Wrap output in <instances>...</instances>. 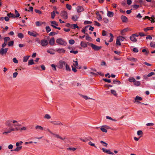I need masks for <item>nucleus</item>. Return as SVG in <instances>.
Returning <instances> with one entry per match:
<instances>
[{"instance_id":"f257e3e1","label":"nucleus","mask_w":155,"mask_h":155,"mask_svg":"<svg viewBox=\"0 0 155 155\" xmlns=\"http://www.w3.org/2000/svg\"><path fill=\"white\" fill-rule=\"evenodd\" d=\"M88 45L90 46L93 49L94 51H99L102 48L101 46H98L92 43H87Z\"/></svg>"},{"instance_id":"f03ea898","label":"nucleus","mask_w":155,"mask_h":155,"mask_svg":"<svg viewBox=\"0 0 155 155\" xmlns=\"http://www.w3.org/2000/svg\"><path fill=\"white\" fill-rule=\"evenodd\" d=\"M56 42L58 44L63 46H65L67 43L63 39L59 38L56 40Z\"/></svg>"},{"instance_id":"7ed1b4c3","label":"nucleus","mask_w":155,"mask_h":155,"mask_svg":"<svg viewBox=\"0 0 155 155\" xmlns=\"http://www.w3.org/2000/svg\"><path fill=\"white\" fill-rule=\"evenodd\" d=\"M28 34L30 36L36 37L39 35L38 34L34 31H28Z\"/></svg>"},{"instance_id":"20e7f679","label":"nucleus","mask_w":155,"mask_h":155,"mask_svg":"<svg viewBox=\"0 0 155 155\" xmlns=\"http://www.w3.org/2000/svg\"><path fill=\"white\" fill-rule=\"evenodd\" d=\"M61 16L64 19H67L68 18V14L65 11H63L61 12Z\"/></svg>"},{"instance_id":"39448f33","label":"nucleus","mask_w":155,"mask_h":155,"mask_svg":"<svg viewBox=\"0 0 155 155\" xmlns=\"http://www.w3.org/2000/svg\"><path fill=\"white\" fill-rule=\"evenodd\" d=\"M51 123L55 125H62L63 124L60 121L55 120L51 122Z\"/></svg>"},{"instance_id":"423d86ee","label":"nucleus","mask_w":155,"mask_h":155,"mask_svg":"<svg viewBox=\"0 0 155 155\" xmlns=\"http://www.w3.org/2000/svg\"><path fill=\"white\" fill-rule=\"evenodd\" d=\"M8 50V48H6L5 49L2 48L0 50V54L2 55L5 54Z\"/></svg>"},{"instance_id":"0eeeda50","label":"nucleus","mask_w":155,"mask_h":155,"mask_svg":"<svg viewBox=\"0 0 155 155\" xmlns=\"http://www.w3.org/2000/svg\"><path fill=\"white\" fill-rule=\"evenodd\" d=\"M48 44V42L46 40L42 39L41 41V44L43 46H46Z\"/></svg>"},{"instance_id":"6e6552de","label":"nucleus","mask_w":155,"mask_h":155,"mask_svg":"<svg viewBox=\"0 0 155 155\" xmlns=\"http://www.w3.org/2000/svg\"><path fill=\"white\" fill-rule=\"evenodd\" d=\"M66 64L65 62L64 61L62 60L60 61L59 63V68H62L64 65H65Z\"/></svg>"},{"instance_id":"1a4fd4ad","label":"nucleus","mask_w":155,"mask_h":155,"mask_svg":"<svg viewBox=\"0 0 155 155\" xmlns=\"http://www.w3.org/2000/svg\"><path fill=\"white\" fill-rule=\"evenodd\" d=\"M52 135H53V136H54V137H56L57 138H59L62 140H64L65 139V137H61L60 135H59L58 134H54L53 133L52 134Z\"/></svg>"},{"instance_id":"9d476101","label":"nucleus","mask_w":155,"mask_h":155,"mask_svg":"<svg viewBox=\"0 0 155 155\" xmlns=\"http://www.w3.org/2000/svg\"><path fill=\"white\" fill-rule=\"evenodd\" d=\"M101 150L103 152L106 153L111 155H113L114 154L113 153L110 151V150H107L104 148H102Z\"/></svg>"},{"instance_id":"9b49d317","label":"nucleus","mask_w":155,"mask_h":155,"mask_svg":"<svg viewBox=\"0 0 155 155\" xmlns=\"http://www.w3.org/2000/svg\"><path fill=\"white\" fill-rule=\"evenodd\" d=\"M134 34H133L130 37V40L133 42H135L137 41V39L134 36Z\"/></svg>"},{"instance_id":"f8f14e48","label":"nucleus","mask_w":155,"mask_h":155,"mask_svg":"<svg viewBox=\"0 0 155 155\" xmlns=\"http://www.w3.org/2000/svg\"><path fill=\"white\" fill-rule=\"evenodd\" d=\"M76 10L77 12L79 13L83 11L84 9L82 6H79L77 7Z\"/></svg>"},{"instance_id":"ddd939ff","label":"nucleus","mask_w":155,"mask_h":155,"mask_svg":"<svg viewBox=\"0 0 155 155\" xmlns=\"http://www.w3.org/2000/svg\"><path fill=\"white\" fill-rule=\"evenodd\" d=\"M22 148V146H20L19 147H17L14 150H11V151L18 152L21 150Z\"/></svg>"},{"instance_id":"4468645a","label":"nucleus","mask_w":155,"mask_h":155,"mask_svg":"<svg viewBox=\"0 0 155 155\" xmlns=\"http://www.w3.org/2000/svg\"><path fill=\"white\" fill-rule=\"evenodd\" d=\"M88 42H86L84 41H81L80 43V45L81 47H82L83 48H86L87 47V44L88 45V44L87 43Z\"/></svg>"},{"instance_id":"2eb2a0df","label":"nucleus","mask_w":155,"mask_h":155,"mask_svg":"<svg viewBox=\"0 0 155 155\" xmlns=\"http://www.w3.org/2000/svg\"><path fill=\"white\" fill-rule=\"evenodd\" d=\"M12 122L14 124L13 126L15 127H17V126H20V125L18 123V122L15 120H12Z\"/></svg>"},{"instance_id":"dca6fc26","label":"nucleus","mask_w":155,"mask_h":155,"mask_svg":"<svg viewBox=\"0 0 155 155\" xmlns=\"http://www.w3.org/2000/svg\"><path fill=\"white\" fill-rule=\"evenodd\" d=\"M56 51L59 53H64L65 52V50L63 48H57Z\"/></svg>"},{"instance_id":"f3484780","label":"nucleus","mask_w":155,"mask_h":155,"mask_svg":"<svg viewBox=\"0 0 155 155\" xmlns=\"http://www.w3.org/2000/svg\"><path fill=\"white\" fill-rule=\"evenodd\" d=\"M142 100V98L141 97H140L138 96H136L135 98V101L134 102H137L138 103H140V102L138 101V100Z\"/></svg>"},{"instance_id":"a211bd4d","label":"nucleus","mask_w":155,"mask_h":155,"mask_svg":"<svg viewBox=\"0 0 155 155\" xmlns=\"http://www.w3.org/2000/svg\"><path fill=\"white\" fill-rule=\"evenodd\" d=\"M49 44L51 45H53L54 43V38H52L50 39L49 41Z\"/></svg>"},{"instance_id":"6ab92c4d","label":"nucleus","mask_w":155,"mask_h":155,"mask_svg":"<svg viewBox=\"0 0 155 155\" xmlns=\"http://www.w3.org/2000/svg\"><path fill=\"white\" fill-rule=\"evenodd\" d=\"M121 18L123 22H126L127 19V18L126 16L124 15L121 16Z\"/></svg>"},{"instance_id":"aec40b11","label":"nucleus","mask_w":155,"mask_h":155,"mask_svg":"<svg viewBox=\"0 0 155 155\" xmlns=\"http://www.w3.org/2000/svg\"><path fill=\"white\" fill-rule=\"evenodd\" d=\"M107 15L109 17H112L114 15L113 13L111 12L108 11L107 13Z\"/></svg>"},{"instance_id":"412c9836","label":"nucleus","mask_w":155,"mask_h":155,"mask_svg":"<svg viewBox=\"0 0 155 155\" xmlns=\"http://www.w3.org/2000/svg\"><path fill=\"white\" fill-rule=\"evenodd\" d=\"M12 122V120H9L6 121L5 124L6 126L10 127L11 126V123Z\"/></svg>"},{"instance_id":"4be33fe9","label":"nucleus","mask_w":155,"mask_h":155,"mask_svg":"<svg viewBox=\"0 0 155 155\" xmlns=\"http://www.w3.org/2000/svg\"><path fill=\"white\" fill-rule=\"evenodd\" d=\"M7 16L9 17H12L13 18H16L15 15L13 14L10 13L7 14Z\"/></svg>"},{"instance_id":"5701e85b","label":"nucleus","mask_w":155,"mask_h":155,"mask_svg":"<svg viewBox=\"0 0 155 155\" xmlns=\"http://www.w3.org/2000/svg\"><path fill=\"white\" fill-rule=\"evenodd\" d=\"M135 79L133 77H130L128 79V81L130 82H134L135 81Z\"/></svg>"},{"instance_id":"b1692460","label":"nucleus","mask_w":155,"mask_h":155,"mask_svg":"<svg viewBox=\"0 0 155 155\" xmlns=\"http://www.w3.org/2000/svg\"><path fill=\"white\" fill-rule=\"evenodd\" d=\"M133 8L135 9H138L140 7H141L142 5H137L136 4H134L132 6Z\"/></svg>"},{"instance_id":"393cba45","label":"nucleus","mask_w":155,"mask_h":155,"mask_svg":"<svg viewBox=\"0 0 155 155\" xmlns=\"http://www.w3.org/2000/svg\"><path fill=\"white\" fill-rule=\"evenodd\" d=\"M35 129L36 130H43V128L41 126L39 125H37L35 127Z\"/></svg>"},{"instance_id":"a878e982","label":"nucleus","mask_w":155,"mask_h":155,"mask_svg":"<svg viewBox=\"0 0 155 155\" xmlns=\"http://www.w3.org/2000/svg\"><path fill=\"white\" fill-rule=\"evenodd\" d=\"M78 18V17L76 15H73L72 17V20L75 21L77 20Z\"/></svg>"},{"instance_id":"bb28decb","label":"nucleus","mask_w":155,"mask_h":155,"mask_svg":"<svg viewBox=\"0 0 155 155\" xmlns=\"http://www.w3.org/2000/svg\"><path fill=\"white\" fill-rule=\"evenodd\" d=\"M97 18L98 20L99 21H100L102 20V18L101 15L99 13L97 14Z\"/></svg>"},{"instance_id":"cd10ccee","label":"nucleus","mask_w":155,"mask_h":155,"mask_svg":"<svg viewBox=\"0 0 155 155\" xmlns=\"http://www.w3.org/2000/svg\"><path fill=\"white\" fill-rule=\"evenodd\" d=\"M45 23V22H41L40 23L39 21H37L35 22L36 25L37 26H39L42 25V24Z\"/></svg>"},{"instance_id":"c85d7f7f","label":"nucleus","mask_w":155,"mask_h":155,"mask_svg":"<svg viewBox=\"0 0 155 155\" xmlns=\"http://www.w3.org/2000/svg\"><path fill=\"white\" fill-rule=\"evenodd\" d=\"M134 84L137 86H139L140 84V81H136L135 80V81L134 83Z\"/></svg>"},{"instance_id":"c756f323","label":"nucleus","mask_w":155,"mask_h":155,"mask_svg":"<svg viewBox=\"0 0 155 155\" xmlns=\"http://www.w3.org/2000/svg\"><path fill=\"white\" fill-rule=\"evenodd\" d=\"M129 31V28H125L124 29H123V30H122L121 31V35H124V33L125 32H127L128 31Z\"/></svg>"},{"instance_id":"7c9ffc66","label":"nucleus","mask_w":155,"mask_h":155,"mask_svg":"<svg viewBox=\"0 0 155 155\" xmlns=\"http://www.w3.org/2000/svg\"><path fill=\"white\" fill-rule=\"evenodd\" d=\"M23 142L22 141L17 142L16 143V147H19L21 146Z\"/></svg>"},{"instance_id":"2f4dec72","label":"nucleus","mask_w":155,"mask_h":155,"mask_svg":"<svg viewBox=\"0 0 155 155\" xmlns=\"http://www.w3.org/2000/svg\"><path fill=\"white\" fill-rule=\"evenodd\" d=\"M153 28V27H147L146 28H145L144 29V30L145 31H147L150 30H152Z\"/></svg>"},{"instance_id":"473e14b6","label":"nucleus","mask_w":155,"mask_h":155,"mask_svg":"<svg viewBox=\"0 0 155 155\" xmlns=\"http://www.w3.org/2000/svg\"><path fill=\"white\" fill-rule=\"evenodd\" d=\"M30 56H25L24 57L23 61L24 62H25L27 61L29 59Z\"/></svg>"},{"instance_id":"72a5a7b5","label":"nucleus","mask_w":155,"mask_h":155,"mask_svg":"<svg viewBox=\"0 0 155 155\" xmlns=\"http://www.w3.org/2000/svg\"><path fill=\"white\" fill-rule=\"evenodd\" d=\"M127 59L130 61H137V59L133 58H127Z\"/></svg>"},{"instance_id":"f704fd0d","label":"nucleus","mask_w":155,"mask_h":155,"mask_svg":"<svg viewBox=\"0 0 155 155\" xmlns=\"http://www.w3.org/2000/svg\"><path fill=\"white\" fill-rule=\"evenodd\" d=\"M110 38L109 41V42H112L113 40L114 36L111 33H110Z\"/></svg>"},{"instance_id":"c9c22d12","label":"nucleus","mask_w":155,"mask_h":155,"mask_svg":"<svg viewBox=\"0 0 155 155\" xmlns=\"http://www.w3.org/2000/svg\"><path fill=\"white\" fill-rule=\"evenodd\" d=\"M110 92H111V93L112 94H113L114 96H117V94L116 93V91L115 90H111L110 91Z\"/></svg>"},{"instance_id":"e433bc0d","label":"nucleus","mask_w":155,"mask_h":155,"mask_svg":"<svg viewBox=\"0 0 155 155\" xmlns=\"http://www.w3.org/2000/svg\"><path fill=\"white\" fill-rule=\"evenodd\" d=\"M117 39L120 41H124L125 38L123 36H119L117 37Z\"/></svg>"},{"instance_id":"4c0bfd02","label":"nucleus","mask_w":155,"mask_h":155,"mask_svg":"<svg viewBox=\"0 0 155 155\" xmlns=\"http://www.w3.org/2000/svg\"><path fill=\"white\" fill-rule=\"evenodd\" d=\"M88 138L87 137H85L84 139L80 138V140L84 142H86L89 141Z\"/></svg>"},{"instance_id":"58836bf2","label":"nucleus","mask_w":155,"mask_h":155,"mask_svg":"<svg viewBox=\"0 0 155 155\" xmlns=\"http://www.w3.org/2000/svg\"><path fill=\"white\" fill-rule=\"evenodd\" d=\"M65 67L66 71H71V68L68 65L66 64L65 65Z\"/></svg>"},{"instance_id":"ea45409f","label":"nucleus","mask_w":155,"mask_h":155,"mask_svg":"<svg viewBox=\"0 0 155 155\" xmlns=\"http://www.w3.org/2000/svg\"><path fill=\"white\" fill-rule=\"evenodd\" d=\"M10 38L9 37H5L4 38V42L7 43L8 41H9L10 40Z\"/></svg>"},{"instance_id":"a19ab883","label":"nucleus","mask_w":155,"mask_h":155,"mask_svg":"<svg viewBox=\"0 0 155 155\" xmlns=\"http://www.w3.org/2000/svg\"><path fill=\"white\" fill-rule=\"evenodd\" d=\"M18 37L20 38H22L24 37V35L21 33H20L18 34Z\"/></svg>"},{"instance_id":"79ce46f5","label":"nucleus","mask_w":155,"mask_h":155,"mask_svg":"<svg viewBox=\"0 0 155 155\" xmlns=\"http://www.w3.org/2000/svg\"><path fill=\"white\" fill-rule=\"evenodd\" d=\"M34 64L33 60L32 59L30 60L28 62V65H30Z\"/></svg>"},{"instance_id":"37998d69","label":"nucleus","mask_w":155,"mask_h":155,"mask_svg":"<svg viewBox=\"0 0 155 155\" xmlns=\"http://www.w3.org/2000/svg\"><path fill=\"white\" fill-rule=\"evenodd\" d=\"M135 3H138L141 4H143V1L142 0H135L134 1Z\"/></svg>"},{"instance_id":"c03bdc74","label":"nucleus","mask_w":155,"mask_h":155,"mask_svg":"<svg viewBox=\"0 0 155 155\" xmlns=\"http://www.w3.org/2000/svg\"><path fill=\"white\" fill-rule=\"evenodd\" d=\"M46 30L47 32L48 33L51 31V30L48 26H47L46 27Z\"/></svg>"},{"instance_id":"a18cd8bd","label":"nucleus","mask_w":155,"mask_h":155,"mask_svg":"<svg viewBox=\"0 0 155 155\" xmlns=\"http://www.w3.org/2000/svg\"><path fill=\"white\" fill-rule=\"evenodd\" d=\"M113 83L114 84H120V82L119 81L114 80L113 81Z\"/></svg>"},{"instance_id":"49530a36","label":"nucleus","mask_w":155,"mask_h":155,"mask_svg":"<svg viewBox=\"0 0 155 155\" xmlns=\"http://www.w3.org/2000/svg\"><path fill=\"white\" fill-rule=\"evenodd\" d=\"M51 17L52 19H54L55 17V12L54 11L51 13Z\"/></svg>"},{"instance_id":"de8ad7c7","label":"nucleus","mask_w":155,"mask_h":155,"mask_svg":"<svg viewBox=\"0 0 155 155\" xmlns=\"http://www.w3.org/2000/svg\"><path fill=\"white\" fill-rule=\"evenodd\" d=\"M14 42L13 41H9L8 44V46H12L14 45Z\"/></svg>"},{"instance_id":"09e8293b","label":"nucleus","mask_w":155,"mask_h":155,"mask_svg":"<svg viewBox=\"0 0 155 155\" xmlns=\"http://www.w3.org/2000/svg\"><path fill=\"white\" fill-rule=\"evenodd\" d=\"M44 118H45L48 119H50L51 118V117L50 116V115L49 114H46Z\"/></svg>"},{"instance_id":"8fccbe9b","label":"nucleus","mask_w":155,"mask_h":155,"mask_svg":"<svg viewBox=\"0 0 155 155\" xmlns=\"http://www.w3.org/2000/svg\"><path fill=\"white\" fill-rule=\"evenodd\" d=\"M143 134V132L142 131L140 130L137 132V134L138 136H140L141 137Z\"/></svg>"},{"instance_id":"3c124183","label":"nucleus","mask_w":155,"mask_h":155,"mask_svg":"<svg viewBox=\"0 0 155 155\" xmlns=\"http://www.w3.org/2000/svg\"><path fill=\"white\" fill-rule=\"evenodd\" d=\"M76 149L74 147H69L67 148V150H72L73 151H74Z\"/></svg>"},{"instance_id":"603ef678","label":"nucleus","mask_w":155,"mask_h":155,"mask_svg":"<svg viewBox=\"0 0 155 155\" xmlns=\"http://www.w3.org/2000/svg\"><path fill=\"white\" fill-rule=\"evenodd\" d=\"M103 126H102V127L101 128V130L103 132L106 133L107 132V129H106L105 128H104L103 127Z\"/></svg>"},{"instance_id":"864d4df0","label":"nucleus","mask_w":155,"mask_h":155,"mask_svg":"<svg viewBox=\"0 0 155 155\" xmlns=\"http://www.w3.org/2000/svg\"><path fill=\"white\" fill-rule=\"evenodd\" d=\"M88 144L89 145H90L91 146H93V147H96H96L95 145V144L94 143H92L91 141H90L88 143Z\"/></svg>"},{"instance_id":"5fc2aeb1","label":"nucleus","mask_w":155,"mask_h":155,"mask_svg":"<svg viewBox=\"0 0 155 155\" xmlns=\"http://www.w3.org/2000/svg\"><path fill=\"white\" fill-rule=\"evenodd\" d=\"M100 142H101V143H103V145L104 146V147H107V144L106 143L104 142V141H103L102 140Z\"/></svg>"},{"instance_id":"6e6d98bb","label":"nucleus","mask_w":155,"mask_h":155,"mask_svg":"<svg viewBox=\"0 0 155 155\" xmlns=\"http://www.w3.org/2000/svg\"><path fill=\"white\" fill-rule=\"evenodd\" d=\"M150 46L152 47L155 48V43L154 42H151L150 43Z\"/></svg>"},{"instance_id":"4d7b16f0","label":"nucleus","mask_w":155,"mask_h":155,"mask_svg":"<svg viewBox=\"0 0 155 155\" xmlns=\"http://www.w3.org/2000/svg\"><path fill=\"white\" fill-rule=\"evenodd\" d=\"M66 7L67 9L69 10H71V6L69 4H67L66 5Z\"/></svg>"},{"instance_id":"13d9d810","label":"nucleus","mask_w":155,"mask_h":155,"mask_svg":"<svg viewBox=\"0 0 155 155\" xmlns=\"http://www.w3.org/2000/svg\"><path fill=\"white\" fill-rule=\"evenodd\" d=\"M92 22L91 21H84V25H87L88 24H90L92 23Z\"/></svg>"},{"instance_id":"bf43d9fd","label":"nucleus","mask_w":155,"mask_h":155,"mask_svg":"<svg viewBox=\"0 0 155 155\" xmlns=\"http://www.w3.org/2000/svg\"><path fill=\"white\" fill-rule=\"evenodd\" d=\"M74 41L73 39H71L69 41V43L71 45H73L74 43Z\"/></svg>"},{"instance_id":"052dcab7","label":"nucleus","mask_w":155,"mask_h":155,"mask_svg":"<svg viewBox=\"0 0 155 155\" xmlns=\"http://www.w3.org/2000/svg\"><path fill=\"white\" fill-rule=\"evenodd\" d=\"M51 24H53L54 25H56V26H58V23H56V22L55 21H51Z\"/></svg>"},{"instance_id":"680f3d73","label":"nucleus","mask_w":155,"mask_h":155,"mask_svg":"<svg viewBox=\"0 0 155 155\" xmlns=\"http://www.w3.org/2000/svg\"><path fill=\"white\" fill-rule=\"evenodd\" d=\"M15 13L16 15H15L16 17H18L20 16V14L18 13V12L16 10H15Z\"/></svg>"},{"instance_id":"e2e57ef3","label":"nucleus","mask_w":155,"mask_h":155,"mask_svg":"<svg viewBox=\"0 0 155 155\" xmlns=\"http://www.w3.org/2000/svg\"><path fill=\"white\" fill-rule=\"evenodd\" d=\"M70 52L76 54L78 53V51L71 50L70 51Z\"/></svg>"},{"instance_id":"0e129e2a","label":"nucleus","mask_w":155,"mask_h":155,"mask_svg":"<svg viewBox=\"0 0 155 155\" xmlns=\"http://www.w3.org/2000/svg\"><path fill=\"white\" fill-rule=\"evenodd\" d=\"M116 44L117 45L119 46H120L121 45L120 41L117 39L116 40Z\"/></svg>"},{"instance_id":"69168bd1","label":"nucleus","mask_w":155,"mask_h":155,"mask_svg":"<svg viewBox=\"0 0 155 155\" xmlns=\"http://www.w3.org/2000/svg\"><path fill=\"white\" fill-rule=\"evenodd\" d=\"M35 11L36 13H38L39 14H40L41 13V11L39 10L35 9Z\"/></svg>"},{"instance_id":"338daca9","label":"nucleus","mask_w":155,"mask_h":155,"mask_svg":"<svg viewBox=\"0 0 155 155\" xmlns=\"http://www.w3.org/2000/svg\"><path fill=\"white\" fill-rule=\"evenodd\" d=\"M11 129L12 131H18V130H19V129L18 127H16L15 128H11Z\"/></svg>"},{"instance_id":"774afa93","label":"nucleus","mask_w":155,"mask_h":155,"mask_svg":"<svg viewBox=\"0 0 155 155\" xmlns=\"http://www.w3.org/2000/svg\"><path fill=\"white\" fill-rule=\"evenodd\" d=\"M12 60H13V62L17 64L18 63V61L17 60L16 58H14Z\"/></svg>"}]
</instances>
